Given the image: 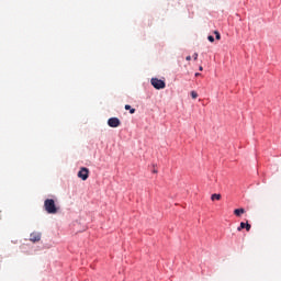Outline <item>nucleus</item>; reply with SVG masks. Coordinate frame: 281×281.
Masks as SVG:
<instances>
[{
  "label": "nucleus",
  "mask_w": 281,
  "mask_h": 281,
  "mask_svg": "<svg viewBox=\"0 0 281 281\" xmlns=\"http://www.w3.org/2000/svg\"><path fill=\"white\" fill-rule=\"evenodd\" d=\"M199 59V54L198 53H194L193 54V60H198Z\"/></svg>",
  "instance_id": "obj_14"
},
{
  "label": "nucleus",
  "mask_w": 281,
  "mask_h": 281,
  "mask_svg": "<svg viewBox=\"0 0 281 281\" xmlns=\"http://www.w3.org/2000/svg\"><path fill=\"white\" fill-rule=\"evenodd\" d=\"M151 86L154 87V89H166V81L158 79V78H151L150 80Z\"/></svg>",
  "instance_id": "obj_2"
},
{
  "label": "nucleus",
  "mask_w": 281,
  "mask_h": 281,
  "mask_svg": "<svg viewBox=\"0 0 281 281\" xmlns=\"http://www.w3.org/2000/svg\"><path fill=\"white\" fill-rule=\"evenodd\" d=\"M191 98L196 100L199 98V93H196V91H191Z\"/></svg>",
  "instance_id": "obj_10"
},
{
  "label": "nucleus",
  "mask_w": 281,
  "mask_h": 281,
  "mask_svg": "<svg viewBox=\"0 0 281 281\" xmlns=\"http://www.w3.org/2000/svg\"><path fill=\"white\" fill-rule=\"evenodd\" d=\"M195 76H196V77H199V76H201V74H199V72H195Z\"/></svg>",
  "instance_id": "obj_17"
},
{
  "label": "nucleus",
  "mask_w": 281,
  "mask_h": 281,
  "mask_svg": "<svg viewBox=\"0 0 281 281\" xmlns=\"http://www.w3.org/2000/svg\"><path fill=\"white\" fill-rule=\"evenodd\" d=\"M222 195L220 193H214L211 195V201H221Z\"/></svg>",
  "instance_id": "obj_7"
},
{
  "label": "nucleus",
  "mask_w": 281,
  "mask_h": 281,
  "mask_svg": "<svg viewBox=\"0 0 281 281\" xmlns=\"http://www.w3.org/2000/svg\"><path fill=\"white\" fill-rule=\"evenodd\" d=\"M122 122L117 117H111L108 120V125L110 126V128H117V126H120Z\"/></svg>",
  "instance_id": "obj_3"
},
{
  "label": "nucleus",
  "mask_w": 281,
  "mask_h": 281,
  "mask_svg": "<svg viewBox=\"0 0 281 281\" xmlns=\"http://www.w3.org/2000/svg\"><path fill=\"white\" fill-rule=\"evenodd\" d=\"M31 243H38L41 240V233H32L30 235Z\"/></svg>",
  "instance_id": "obj_5"
},
{
  "label": "nucleus",
  "mask_w": 281,
  "mask_h": 281,
  "mask_svg": "<svg viewBox=\"0 0 281 281\" xmlns=\"http://www.w3.org/2000/svg\"><path fill=\"white\" fill-rule=\"evenodd\" d=\"M246 232H250L251 231V224H249V223H246Z\"/></svg>",
  "instance_id": "obj_12"
},
{
  "label": "nucleus",
  "mask_w": 281,
  "mask_h": 281,
  "mask_svg": "<svg viewBox=\"0 0 281 281\" xmlns=\"http://www.w3.org/2000/svg\"><path fill=\"white\" fill-rule=\"evenodd\" d=\"M216 41H221V33L218 31L214 32Z\"/></svg>",
  "instance_id": "obj_11"
},
{
  "label": "nucleus",
  "mask_w": 281,
  "mask_h": 281,
  "mask_svg": "<svg viewBox=\"0 0 281 281\" xmlns=\"http://www.w3.org/2000/svg\"><path fill=\"white\" fill-rule=\"evenodd\" d=\"M207 41H210V43H214V36L209 35V36H207Z\"/></svg>",
  "instance_id": "obj_13"
},
{
  "label": "nucleus",
  "mask_w": 281,
  "mask_h": 281,
  "mask_svg": "<svg viewBox=\"0 0 281 281\" xmlns=\"http://www.w3.org/2000/svg\"><path fill=\"white\" fill-rule=\"evenodd\" d=\"M154 173H157V170H154Z\"/></svg>",
  "instance_id": "obj_18"
},
{
  "label": "nucleus",
  "mask_w": 281,
  "mask_h": 281,
  "mask_svg": "<svg viewBox=\"0 0 281 281\" xmlns=\"http://www.w3.org/2000/svg\"><path fill=\"white\" fill-rule=\"evenodd\" d=\"M79 179H82V181H87L89 179V169L86 167H82L78 172Z\"/></svg>",
  "instance_id": "obj_4"
},
{
  "label": "nucleus",
  "mask_w": 281,
  "mask_h": 281,
  "mask_svg": "<svg viewBox=\"0 0 281 281\" xmlns=\"http://www.w3.org/2000/svg\"><path fill=\"white\" fill-rule=\"evenodd\" d=\"M247 227V223L241 222L239 227L237 228V232H243V229H245Z\"/></svg>",
  "instance_id": "obj_8"
},
{
  "label": "nucleus",
  "mask_w": 281,
  "mask_h": 281,
  "mask_svg": "<svg viewBox=\"0 0 281 281\" xmlns=\"http://www.w3.org/2000/svg\"><path fill=\"white\" fill-rule=\"evenodd\" d=\"M234 214L235 216H243V214H245V209H236Z\"/></svg>",
  "instance_id": "obj_6"
},
{
  "label": "nucleus",
  "mask_w": 281,
  "mask_h": 281,
  "mask_svg": "<svg viewBox=\"0 0 281 281\" xmlns=\"http://www.w3.org/2000/svg\"><path fill=\"white\" fill-rule=\"evenodd\" d=\"M199 71H203V66H200V67H199Z\"/></svg>",
  "instance_id": "obj_16"
},
{
  "label": "nucleus",
  "mask_w": 281,
  "mask_h": 281,
  "mask_svg": "<svg viewBox=\"0 0 281 281\" xmlns=\"http://www.w3.org/2000/svg\"><path fill=\"white\" fill-rule=\"evenodd\" d=\"M125 111H130L131 115H133V113H135V109L131 108L130 104L125 105Z\"/></svg>",
  "instance_id": "obj_9"
},
{
  "label": "nucleus",
  "mask_w": 281,
  "mask_h": 281,
  "mask_svg": "<svg viewBox=\"0 0 281 281\" xmlns=\"http://www.w3.org/2000/svg\"><path fill=\"white\" fill-rule=\"evenodd\" d=\"M186 60H192V57L191 56H187Z\"/></svg>",
  "instance_id": "obj_15"
},
{
  "label": "nucleus",
  "mask_w": 281,
  "mask_h": 281,
  "mask_svg": "<svg viewBox=\"0 0 281 281\" xmlns=\"http://www.w3.org/2000/svg\"><path fill=\"white\" fill-rule=\"evenodd\" d=\"M44 210L47 214H57L58 207H56V202L53 199H46L44 201Z\"/></svg>",
  "instance_id": "obj_1"
}]
</instances>
